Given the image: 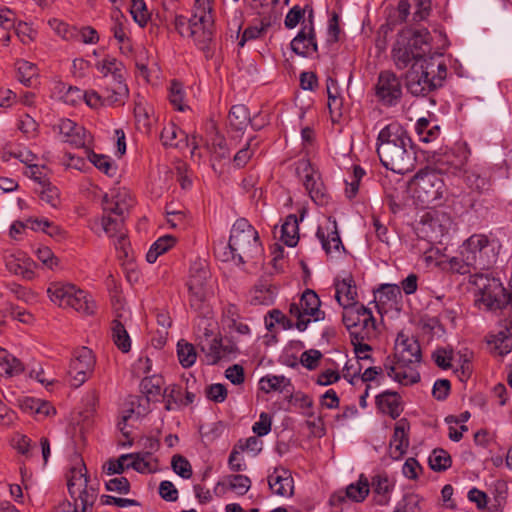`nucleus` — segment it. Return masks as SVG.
<instances>
[{"label":"nucleus","instance_id":"nucleus-1","mask_svg":"<svg viewBox=\"0 0 512 512\" xmlns=\"http://www.w3.org/2000/svg\"><path fill=\"white\" fill-rule=\"evenodd\" d=\"M377 154L388 170L405 174L414 168L416 152L407 130L397 122L383 127L377 137Z\"/></svg>","mask_w":512,"mask_h":512},{"label":"nucleus","instance_id":"nucleus-2","mask_svg":"<svg viewBox=\"0 0 512 512\" xmlns=\"http://www.w3.org/2000/svg\"><path fill=\"white\" fill-rule=\"evenodd\" d=\"M228 249L229 252H224L223 260H237L240 264L254 260L262 254L259 234L245 218H240L233 224Z\"/></svg>","mask_w":512,"mask_h":512},{"label":"nucleus","instance_id":"nucleus-3","mask_svg":"<svg viewBox=\"0 0 512 512\" xmlns=\"http://www.w3.org/2000/svg\"><path fill=\"white\" fill-rule=\"evenodd\" d=\"M210 272L202 262H194L190 267V276L187 282L189 291V304L196 313H209V296L211 294L208 281Z\"/></svg>","mask_w":512,"mask_h":512},{"label":"nucleus","instance_id":"nucleus-4","mask_svg":"<svg viewBox=\"0 0 512 512\" xmlns=\"http://www.w3.org/2000/svg\"><path fill=\"white\" fill-rule=\"evenodd\" d=\"M414 197L421 205L429 206L441 200L446 191L442 176L431 167L420 170L412 179Z\"/></svg>","mask_w":512,"mask_h":512},{"label":"nucleus","instance_id":"nucleus-5","mask_svg":"<svg viewBox=\"0 0 512 512\" xmlns=\"http://www.w3.org/2000/svg\"><path fill=\"white\" fill-rule=\"evenodd\" d=\"M472 283L480 293L479 302L488 310H497L510 305L512 308V291L506 292L502 284L495 278H490L489 273H475Z\"/></svg>","mask_w":512,"mask_h":512},{"label":"nucleus","instance_id":"nucleus-6","mask_svg":"<svg viewBox=\"0 0 512 512\" xmlns=\"http://www.w3.org/2000/svg\"><path fill=\"white\" fill-rule=\"evenodd\" d=\"M321 301L315 291L306 289L298 303H291L289 313L292 317L297 319L295 327L299 331H304L311 322L310 317L314 321H321L325 319V312L320 310Z\"/></svg>","mask_w":512,"mask_h":512},{"label":"nucleus","instance_id":"nucleus-7","mask_svg":"<svg viewBox=\"0 0 512 512\" xmlns=\"http://www.w3.org/2000/svg\"><path fill=\"white\" fill-rule=\"evenodd\" d=\"M435 57L431 60L424 59L420 65L412 64L411 69L406 73V88L413 96H425L439 87V82L431 76L434 72Z\"/></svg>","mask_w":512,"mask_h":512},{"label":"nucleus","instance_id":"nucleus-8","mask_svg":"<svg viewBox=\"0 0 512 512\" xmlns=\"http://www.w3.org/2000/svg\"><path fill=\"white\" fill-rule=\"evenodd\" d=\"M462 255L465 267L473 266L479 269L488 268L496 258L488 237L482 234L472 235L466 240Z\"/></svg>","mask_w":512,"mask_h":512},{"label":"nucleus","instance_id":"nucleus-9","mask_svg":"<svg viewBox=\"0 0 512 512\" xmlns=\"http://www.w3.org/2000/svg\"><path fill=\"white\" fill-rule=\"evenodd\" d=\"M190 33L194 44L204 52L207 59L214 54V16L213 14L193 13L190 17Z\"/></svg>","mask_w":512,"mask_h":512},{"label":"nucleus","instance_id":"nucleus-10","mask_svg":"<svg viewBox=\"0 0 512 512\" xmlns=\"http://www.w3.org/2000/svg\"><path fill=\"white\" fill-rule=\"evenodd\" d=\"M343 309L342 322L350 337L352 333H375L376 320L369 308L363 304H357Z\"/></svg>","mask_w":512,"mask_h":512},{"label":"nucleus","instance_id":"nucleus-11","mask_svg":"<svg viewBox=\"0 0 512 512\" xmlns=\"http://www.w3.org/2000/svg\"><path fill=\"white\" fill-rule=\"evenodd\" d=\"M296 173L303 180V185L311 199L317 205H326L329 199L326 187L317 173L313 170L309 161H299L297 163Z\"/></svg>","mask_w":512,"mask_h":512},{"label":"nucleus","instance_id":"nucleus-12","mask_svg":"<svg viewBox=\"0 0 512 512\" xmlns=\"http://www.w3.org/2000/svg\"><path fill=\"white\" fill-rule=\"evenodd\" d=\"M95 357L91 349L81 347L74 352L68 374L71 377V386L78 388L88 379L95 366Z\"/></svg>","mask_w":512,"mask_h":512},{"label":"nucleus","instance_id":"nucleus-13","mask_svg":"<svg viewBox=\"0 0 512 512\" xmlns=\"http://www.w3.org/2000/svg\"><path fill=\"white\" fill-rule=\"evenodd\" d=\"M378 100L384 106H395L402 98V84L400 79L391 71H382L375 86Z\"/></svg>","mask_w":512,"mask_h":512},{"label":"nucleus","instance_id":"nucleus-14","mask_svg":"<svg viewBox=\"0 0 512 512\" xmlns=\"http://www.w3.org/2000/svg\"><path fill=\"white\" fill-rule=\"evenodd\" d=\"M399 366H407L410 368L413 364L421 362L422 354L418 340L409 337L404 333H399L394 345V357Z\"/></svg>","mask_w":512,"mask_h":512},{"label":"nucleus","instance_id":"nucleus-15","mask_svg":"<svg viewBox=\"0 0 512 512\" xmlns=\"http://www.w3.org/2000/svg\"><path fill=\"white\" fill-rule=\"evenodd\" d=\"M83 467H73L70 470L68 476V492L72 500L77 499V501L82 502V499L87 498L89 500L92 499V504H94L96 500V492L93 488L88 489V476L83 470H86L84 464Z\"/></svg>","mask_w":512,"mask_h":512},{"label":"nucleus","instance_id":"nucleus-16","mask_svg":"<svg viewBox=\"0 0 512 512\" xmlns=\"http://www.w3.org/2000/svg\"><path fill=\"white\" fill-rule=\"evenodd\" d=\"M407 35H410L409 32H399L392 49L393 61L400 70L407 68L412 61L413 64H421L420 52L408 48L410 36Z\"/></svg>","mask_w":512,"mask_h":512},{"label":"nucleus","instance_id":"nucleus-17","mask_svg":"<svg viewBox=\"0 0 512 512\" xmlns=\"http://www.w3.org/2000/svg\"><path fill=\"white\" fill-rule=\"evenodd\" d=\"M291 50L300 56L307 57L311 48L317 52L318 45L316 41L315 30L313 26V9L310 8L309 25H304L298 34L293 38L290 43Z\"/></svg>","mask_w":512,"mask_h":512},{"label":"nucleus","instance_id":"nucleus-18","mask_svg":"<svg viewBox=\"0 0 512 512\" xmlns=\"http://www.w3.org/2000/svg\"><path fill=\"white\" fill-rule=\"evenodd\" d=\"M432 163L434 167L431 170L437 171L440 176L444 173L457 174L464 168L466 157L450 150L433 155Z\"/></svg>","mask_w":512,"mask_h":512},{"label":"nucleus","instance_id":"nucleus-19","mask_svg":"<svg viewBox=\"0 0 512 512\" xmlns=\"http://www.w3.org/2000/svg\"><path fill=\"white\" fill-rule=\"evenodd\" d=\"M410 423L406 418L397 421L393 436L390 440L389 455L394 460H399L409 446L408 431Z\"/></svg>","mask_w":512,"mask_h":512},{"label":"nucleus","instance_id":"nucleus-20","mask_svg":"<svg viewBox=\"0 0 512 512\" xmlns=\"http://www.w3.org/2000/svg\"><path fill=\"white\" fill-rule=\"evenodd\" d=\"M268 484L276 495L291 497L294 494V479L288 469L276 467L268 476Z\"/></svg>","mask_w":512,"mask_h":512},{"label":"nucleus","instance_id":"nucleus-21","mask_svg":"<svg viewBox=\"0 0 512 512\" xmlns=\"http://www.w3.org/2000/svg\"><path fill=\"white\" fill-rule=\"evenodd\" d=\"M400 32H409V46L412 50L420 53L421 63H424V59H428V56L431 55V35L426 28L422 29H413V28H405Z\"/></svg>","mask_w":512,"mask_h":512},{"label":"nucleus","instance_id":"nucleus-22","mask_svg":"<svg viewBox=\"0 0 512 512\" xmlns=\"http://www.w3.org/2000/svg\"><path fill=\"white\" fill-rule=\"evenodd\" d=\"M5 263L9 272L15 275H19L26 280H31L35 277L34 269L37 265L25 254L9 255L6 257Z\"/></svg>","mask_w":512,"mask_h":512},{"label":"nucleus","instance_id":"nucleus-23","mask_svg":"<svg viewBox=\"0 0 512 512\" xmlns=\"http://www.w3.org/2000/svg\"><path fill=\"white\" fill-rule=\"evenodd\" d=\"M407 366H399L397 360H392L391 357H387L384 362V369L387 371V375L393 380L403 385L415 384L420 381V374L413 370H405Z\"/></svg>","mask_w":512,"mask_h":512},{"label":"nucleus","instance_id":"nucleus-24","mask_svg":"<svg viewBox=\"0 0 512 512\" xmlns=\"http://www.w3.org/2000/svg\"><path fill=\"white\" fill-rule=\"evenodd\" d=\"M103 94V99L107 106H121L128 99L129 89L124 79L108 80L106 81Z\"/></svg>","mask_w":512,"mask_h":512},{"label":"nucleus","instance_id":"nucleus-25","mask_svg":"<svg viewBox=\"0 0 512 512\" xmlns=\"http://www.w3.org/2000/svg\"><path fill=\"white\" fill-rule=\"evenodd\" d=\"M376 405L378 409L389 415L392 419H396L403 412L401 396L394 391L386 390L376 396Z\"/></svg>","mask_w":512,"mask_h":512},{"label":"nucleus","instance_id":"nucleus-26","mask_svg":"<svg viewBox=\"0 0 512 512\" xmlns=\"http://www.w3.org/2000/svg\"><path fill=\"white\" fill-rule=\"evenodd\" d=\"M335 298L340 306L343 308L350 307L352 305L359 304L357 302V290L355 281L352 276L342 279L341 281L337 280L335 282Z\"/></svg>","mask_w":512,"mask_h":512},{"label":"nucleus","instance_id":"nucleus-27","mask_svg":"<svg viewBox=\"0 0 512 512\" xmlns=\"http://www.w3.org/2000/svg\"><path fill=\"white\" fill-rule=\"evenodd\" d=\"M198 315L199 320L195 326V335L197 336L198 343L206 338L213 339L218 337L217 335L220 334L217 332V322L213 319L211 306L209 305V313L207 315L204 313H198Z\"/></svg>","mask_w":512,"mask_h":512},{"label":"nucleus","instance_id":"nucleus-28","mask_svg":"<svg viewBox=\"0 0 512 512\" xmlns=\"http://www.w3.org/2000/svg\"><path fill=\"white\" fill-rule=\"evenodd\" d=\"M328 234L326 235L321 227L317 229L316 236L322 244V248L327 254L333 250L339 252L340 249L345 250L337 228L336 220H333L332 227H328Z\"/></svg>","mask_w":512,"mask_h":512},{"label":"nucleus","instance_id":"nucleus-29","mask_svg":"<svg viewBox=\"0 0 512 512\" xmlns=\"http://www.w3.org/2000/svg\"><path fill=\"white\" fill-rule=\"evenodd\" d=\"M74 288L75 286L72 284L53 283L49 286L47 292L52 302L60 307H68Z\"/></svg>","mask_w":512,"mask_h":512},{"label":"nucleus","instance_id":"nucleus-30","mask_svg":"<svg viewBox=\"0 0 512 512\" xmlns=\"http://www.w3.org/2000/svg\"><path fill=\"white\" fill-rule=\"evenodd\" d=\"M228 121L233 130H244L251 121L248 108L243 104L233 105L228 114Z\"/></svg>","mask_w":512,"mask_h":512},{"label":"nucleus","instance_id":"nucleus-31","mask_svg":"<svg viewBox=\"0 0 512 512\" xmlns=\"http://www.w3.org/2000/svg\"><path fill=\"white\" fill-rule=\"evenodd\" d=\"M281 240L289 247L297 245L299 241V224L295 214L288 215L282 224Z\"/></svg>","mask_w":512,"mask_h":512},{"label":"nucleus","instance_id":"nucleus-32","mask_svg":"<svg viewBox=\"0 0 512 512\" xmlns=\"http://www.w3.org/2000/svg\"><path fill=\"white\" fill-rule=\"evenodd\" d=\"M69 300L68 307H71L78 312L93 314L95 311L96 306L94 301L89 299L88 294L81 289H77L75 287L74 293Z\"/></svg>","mask_w":512,"mask_h":512},{"label":"nucleus","instance_id":"nucleus-33","mask_svg":"<svg viewBox=\"0 0 512 512\" xmlns=\"http://www.w3.org/2000/svg\"><path fill=\"white\" fill-rule=\"evenodd\" d=\"M201 351L205 353L209 364H217L221 360L222 338L214 337L213 339H204L198 343Z\"/></svg>","mask_w":512,"mask_h":512},{"label":"nucleus","instance_id":"nucleus-34","mask_svg":"<svg viewBox=\"0 0 512 512\" xmlns=\"http://www.w3.org/2000/svg\"><path fill=\"white\" fill-rule=\"evenodd\" d=\"M97 69L104 75L106 81L124 79L123 65L115 58H106L97 64Z\"/></svg>","mask_w":512,"mask_h":512},{"label":"nucleus","instance_id":"nucleus-35","mask_svg":"<svg viewBox=\"0 0 512 512\" xmlns=\"http://www.w3.org/2000/svg\"><path fill=\"white\" fill-rule=\"evenodd\" d=\"M490 352L495 356H505L512 350V338L506 336V333L500 331L493 335L488 341Z\"/></svg>","mask_w":512,"mask_h":512},{"label":"nucleus","instance_id":"nucleus-36","mask_svg":"<svg viewBox=\"0 0 512 512\" xmlns=\"http://www.w3.org/2000/svg\"><path fill=\"white\" fill-rule=\"evenodd\" d=\"M176 243V239L171 235H165L156 240L146 254V260L149 263H154L157 258L163 253L167 252Z\"/></svg>","mask_w":512,"mask_h":512},{"label":"nucleus","instance_id":"nucleus-37","mask_svg":"<svg viewBox=\"0 0 512 512\" xmlns=\"http://www.w3.org/2000/svg\"><path fill=\"white\" fill-rule=\"evenodd\" d=\"M111 330L115 345L124 353L130 351L131 340L125 326L118 319H115L112 322Z\"/></svg>","mask_w":512,"mask_h":512},{"label":"nucleus","instance_id":"nucleus-38","mask_svg":"<svg viewBox=\"0 0 512 512\" xmlns=\"http://www.w3.org/2000/svg\"><path fill=\"white\" fill-rule=\"evenodd\" d=\"M0 367L8 376L20 374L24 367L19 359L0 347Z\"/></svg>","mask_w":512,"mask_h":512},{"label":"nucleus","instance_id":"nucleus-39","mask_svg":"<svg viewBox=\"0 0 512 512\" xmlns=\"http://www.w3.org/2000/svg\"><path fill=\"white\" fill-rule=\"evenodd\" d=\"M465 173L466 183L472 190L483 193L490 189V180L485 173L482 174L477 170L466 171Z\"/></svg>","mask_w":512,"mask_h":512},{"label":"nucleus","instance_id":"nucleus-40","mask_svg":"<svg viewBox=\"0 0 512 512\" xmlns=\"http://www.w3.org/2000/svg\"><path fill=\"white\" fill-rule=\"evenodd\" d=\"M348 499L353 502H362L369 494V483L363 475L360 476L356 483H351L345 489Z\"/></svg>","mask_w":512,"mask_h":512},{"label":"nucleus","instance_id":"nucleus-41","mask_svg":"<svg viewBox=\"0 0 512 512\" xmlns=\"http://www.w3.org/2000/svg\"><path fill=\"white\" fill-rule=\"evenodd\" d=\"M177 355L179 363L184 368H190L194 365L197 359V353L195 347L186 342L185 340H180L177 344Z\"/></svg>","mask_w":512,"mask_h":512},{"label":"nucleus","instance_id":"nucleus-42","mask_svg":"<svg viewBox=\"0 0 512 512\" xmlns=\"http://www.w3.org/2000/svg\"><path fill=\"white\" fill-rule=\"evenodd\" d=\"M375 333H352L351 344L354 347V351L359 360H370L373 362V358L371 355L361 356V353L366 351H371L372 347L369 344L364 343L365 340H369Z\"/></svg>","mask_w":512,"mask_h":512},{"label":"nucleus","instance_id":"nucleus-43","mask_svg":"<svg viewBox=\"0 0 512 512\" xmlns=\"http://www.w3.org/2000/svg\"><path fill=\"white\" fill-rule=\"evenodd\" d=\"M429 466L433 471L441 472L446 471L451 467L452 459L450 454L444 449H434L429 459Z\"/></svg>","mask_w":512,"mask_h":512},{"label":"nucleus","instance_id":"nucleus-44","mask_svg":"<svg viewBox=\"0 0 512 512\" xmlns=\"http://www.w3.org/2000/svg\"><path fill=\"white\" fill-rule=\"evenodd\" d=\"M260 388L265 393H269L271 391H284L287 386H290V380L284 376H265L262 377L259 381Z\"/></svg>","mask_w":512,"mask_h":512},{"label":"nucleus","instance_id":"nucleus-45","mask_svg":"<svg viewBox=\"0 0 512 512\" xmlns=\"http://www.w3.org/2000/svg\"><path fill=\"white\" fill-rule=\"evenodd\" d=\"M182 394L183 390L180 385L173 384L166 387L163 392L166 401L165 409L171 411L182 406Z\"/></svg>","mask_w":512,"mask_h":512},{"label":"nucleus","instance_id":"nucleus-46","mask_svg":"<svg viewBox=\"0 0 512 512\" xmlns=\"http://www.w3.org/2000/svg\"><path fill=\"white\" fill-rule=\"evenodd\" d=\"M87 157L96 168L103 171L106 175L113 176L116 173V167L108 156L87 150Z\"/></svg>","mask_w":512,"mask_h":512},{"label":"nucleus","instance_id":"nucleus-47","mask_svg":"<svg viewBox=\"0 0 512 512\" xmlns=\"http://www.w3.org/2000/svg\"><path fill=\"white\" fill-rule=\"evenodd\" d=\"M16 68L19 81L27 87L31 86L32 79L37 76V67L31 62L18 60Z\"/></svg>","mask_w":512,"mask_h":512},{"label":"nucleus","instance_id":"nucleus-48","mask_svg":"<svg viewBox=\"0 0 512 512\" xmlns=\"http://www.w3.org/2000/svg\"><path fill=\"white\" fill-rule=\"evenodd\" d=\"M162 379L160 377L152 376L145 377L141 381V391L146 395V401L149 402L151 399L161 395Z\"/></svg>","mask_w":512,"mask_h":512},{"label":"nucleus","instance_id":"nucleus-49","mask_svg":"<svg viewBox=\"0 0 512 512\" xmlns=\"http://www.w3.org/2000/svg\"><path fill=\"white\" fill-rule=\"evenodd\" d=\"M93 505L91 498L89 500L87 498L82 499V502L77 501V499L73 502L66 500L61 502L54 512H89Z\"/></svg>","mask_w":512,"mask_h":512},{"label":"nucleus","instance_id":"nucleus-50","mask_svg":"<svg viewBox=\"0 0 512 512\" xmlns=\"http://www.w3.org/2000/svg\"><path fill=\"white\" fill-rule=\"evenodd\" d=\"M271 26V21L269 18H262L261 19V25L258 26H250L247 27L241 37V40L239 41L238 45L240 47H243L245 43L248 40H253L259 38L264 32L267 31V29Z\"/></svg>","mask_w":512,"mask_h":512},{"label":"nucleus","instance_id":"nucleus-51","mask_svg":"<svg viewBox=\"0 0 512 512\" xmlns=\"http://www.w3.org/2000/svg\"><path fill=\"white\" fill-rule=\"evenodd\" d=\"M123 223L124 218L114 217L110 214H104L101 220L102 228L109 237H115L122 233Z\"/></svg>","mask_w":512,"mask_h":512},{"label":"nucleus","instance_id":"nucleus-52","mask_svg":"<svg viewBox=\"0 0 512 512\" xmlns=\"http://www.w3.org/2000/svg\"><path fill=\"white\" fill-rule=\"evenodd\" d=\"M131 9L130 13L134 19V21L140 26H146L150 14L147 10L146 4L144 0H132L131 1Z\"/></svg>","mask_w":512,"mask_h":512},{"label":"nucleus","instance_id":"nucleus-53","mask_svg":"<svg viewBox=\"0 0 512 512\" xmlns=\"http://www.w3.org/2000/svg\"><path fill=\"white\" fill-rule=\"evenodd\" d=\"M173 471L183 479H190L193 471L190 462L182 455L176 454L171 459Z\"/></svg>","mask_w":512,"mask_h":512},{"label":"nucleus","instance_id":"nucleus-54","mask_svg":"<svg viewBox=\"0 0 512 512\" xmlns=\"http://www.w3.org/2000/svg\"><path fill=\"white\" fill-rule=\"evenodd\" d=\"M42 201L49 204L51 207L56 208L60 203L58 188L53 186L50 182L37 190Z\"/></svg>","mask_w":512,"mask_h":512},{"label":"nucleus","instance_id":"nucleus-55","mask_svg":"<svg viewBox=\"0 0 512 512\" xmlns=\"http://www.w3.org/2000/svg\"><path fill=\"white\" fill-rule=\"evenodd\" d=\"M432 57H435L433 60L435 72L431 76L435 79V82H439L440 87L447 76V66L443 60L442 53L434 52L428 56L427 60H431Z\"/></svg>","mask_w":512,"mask_h":512},{"label":"nucleus","instance_id":"nucleus-56","mask_svg":"<svg viewBox=\"0 0 512 512\" xmlns=\"http://www.w3.org/2000/svg\"><path fill=\"white\" fill-rule=\"evenodd\" d=\"M229 487L238 495H244L251 487V480L248 476L236 474L229 476Z\"/></svg>","mask_w":512,"mask_h":512},{"label":"nucleus","instance_id":"nucleus-57","mask_svg":"<svg viewBox=\"0 0 512 512\" xmlns=\"http://www.w3.org/2000/svg\"><path fill=\"white\" fill-rule=\"evenodd\" d=\"M169 100L177 110H185V105L183 104L184 91L182 88V84L175 80H173L170 85Z\"/></svg>","mask_w":512,"mask_h":512},{"label":"nucleus","instance_id":"nucleus-58","mask_svg":"<svg viewBox=\"0 0 512 512\" xmlns=\"http://www.w3.org/2000/svg\"><path fill=\"white\" fill-rule=\"evenodd\" d=\"M132 454L121 455L117 460L110 459L103 465V472L107 475L121 474L127 469L124 463Z\"/></svg>","mask_w":512,"mask_h":512},{"label":"nucleus","instance_id":"nucleus-59","mask_svg":"<svg viewBox=\"0 0 512 512\" xmlns=\"http://www.w3.org/2000/svg\"><path fill=\"white\" fill-rule=\"evenodd\" d=\"M103 203L104 214H110L114 217H122L125 219V213L128 211V205L121 203L119 200L111 202L107 195L104 196Z\"/></svg>","mask_w":512,"mask_h":512},{"label":"nucleus","instance_id":"nucleus-60","mask_svg":"<svg viewBox=\"0 0 512 512\" xmlns=\"http://www.w3.org/2000/svg\"><path fill=\"white\" fill-rule=\"evenodd\" d=\"M181 133L183 136L185 133L181 131L175 124L170 123L165 126L161 132L160 139L164 146L170 147H178V143L175 142V139L178 136V133Z\"/></svg>","mask_w":512,"mask_h":512},{"label":"nucleus","instance_id":"nucleus-61","mask_svg":"<svg viewBox=\"0 0 512 512\" xmlns=\"http://www.w3.org/2000/svg\"><path fill=\"white\" fill-rule=\"evenodd\" d=\"M307 8H309L308 5H306L305 8H301L298 5L293 6L285 17V27L288 29L295 28L299 24V22L304 18V14Z\"/></svg>","mask_w":512,"mask_h":512},{"label":"nucleus","instance_id":"nucleus-62","mask_svg":"<svg viewBox=\"0 0 512 512\" xmlns=\"http://www.w3.org/2000/svg\"><path fill=\"white\" fill-rule=\"evenodd\" d=\"M105 488L111 492L127 494L130 491V482L126 477H115L105 482Z\"/></svg>","mask_w":512,"mask_h":512},{"label":"nucleus","instance_id":"nucleus-63","mask_svg":"<svg viewBox=\"0 0 512 512\" xmlns=\"http://www.w3.org/2000/svg\"><path fill=\"white\" fill-rule=\"evenodd\" d=\"M205 393L206 397L215 403H222L227 398V388L220 383L209 385L206 388Z\"/></svg>","mask_w":512,"mask_h":512},{"label":"nucleus","instance_id":"nucleus-64","mask_svg":"<svg viewBox=\"0 0 512 512\" xmlns=\"http://www.w3.org/2000/svg\"><path fill=\"white\" fill-rule=\"evenodd\" d=\"M322 353L316 349H310L304 351L301 354L300 362L301 364L307 368L308 370H314L317 368L320 359L322 358Z\"/></svg>","mask_w":512,"mask_h":512}]
</instances>
